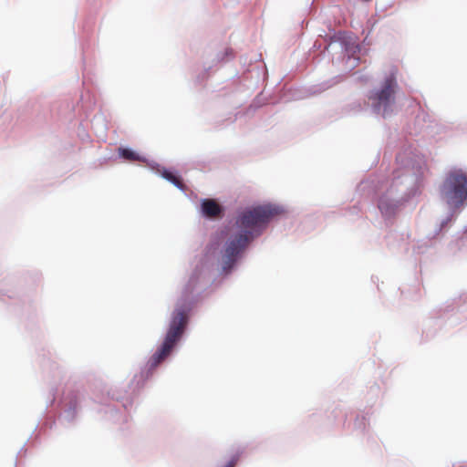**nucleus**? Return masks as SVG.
I'll use <instances>...</instances> for the list:
<instances>
[{"label":"nucleus","instance_id":"19","mask_svg":"<svg viewBox=\"0 0 467 467\" xmlns=\"http://www.w3.org/2000/svg\"><path fill=\"white\" fill-rule=\"evenodd\" d=\"M310 420L312 421H317V420H319V419L322 418V412H317V413H312L310 416H309Z\"/></svg>","mask_w":467,"mask_h":467},{"label":"nucleus","instance_id":"24","mask_svg":"<svg viewBox=\"0 0 467 467\" xmlns=\"http://www.w3.org/2000/svg\"><path fill=\"white\" fill-rule=\"evenodd\" d=\"M428 119H429L430 123H432L433 122L432 120H434L435 119L429 118Z\"/></svg>","mask_w":467,"mask_h":467},{"label":"nucleus","instance_id":"8","mask_svg":"<svg viewBox=\"0 0 467 467\" xmlns=\"http://www.w3.org/2000/svg\"><path fill=\"white\" fill-rule=\"evenodd\" d=\"M148 170L173 185L180 192H184V184L182 183V176L174 167H165L152 160L149 162Z\"/></svg>","mask_w":467,"mask_h":467},{"label":"nucleus","instance_id":"4","mask_svg":"<svg viewBox=\"0 0 467 467\" xmlns=\"http://www.w3.org/2000/svg\"><path fill=\"white\" fill-rule=\"evenodd\" d=\"M49 373L50 375L47 379L49 385V394L46 410L53 406L60 409L59 423L66 427L72 426L77 422L80 410V395L76 390H69L68 392L62 390L58 385V382L62 379V370L57 363L49 365Z\"/></svg>","mask_w":467,"mask_h":467},{"label":"nucleus","instance_id":"11","mask_svg":"<svg viewBox=\"0 0 467 467\" xmlns=\"http://www.w3.org/2000/svg\"><path fill=\"white\" fill-rule=\"evenodd\" d=\"M108 119H81L78 127V136L83 141L91 140L90 135L87 131V127L89 123L93 125V121L97 120V124H101L105 130L108 125Z\"/></svg>","mask_w":467,"mask_h":467},{"label":"nucleus","instance_id":"3","mask_svg":"<svg viewBox=\"0 0 467 467\" xmlns=\"http://www.w3.org/2000/svg\"><path fill=\"white\" fill-rule=\"evenodd\" d=\"M439 193L448 207V213L427 235L430 243L428 246H432L433 242L440 241L445 236L458 215L467 206V170L457 166L451 167L440 184Z\"/></svg>","mask_w":467,"mask_h":467},{"label":"nucleus","instance_id":"23","mask_svg":"<svg viewBox=\"0 0 467 467\" xmlns=\"http://www.w3.org/2000/svg\"><path fill=\"white\" fill-rule=\"evenodd\" d=\"M463 233L467 234V225L463 227Z\"/></svg>","mask_w":467,"mask_h":467},{"label":"nucleus","instance_id":"20","mask_svg":"<svg viewBox=\"0 0 467 467\" xmlns=\"http://www.w3.org/2000/svg\"><path fill=\"white\" fill-rule=\"evenodd\" d=\"M379 391V385H377L375 383L372 386H370V388H369V393L370 394H378Z\"/></svg>","mask_w":467,"mask_h":467},{"label":"nucleus","instance_id":"13","mask_svg":"<svg viewBox=\"0 0 467 467\" xmlns=\"http://www.w3.org/2000/svg\"><path fill=\"white\" fill-rule=\"evenodd\" d=\"M182 192L192 202L199 201L197 193L193 190L188 189L185 185L184 192Z\"/></svg>","mask_w":467,"mask_h":467},{"label":"nucleus","instance_id":"27","mask_svg":"<svg viewBox=\"0 0 467 467\" xmlns=\"http://www.w3.org/2000/svg\"><path fill=\"white\" fill-rule=\"evenodd\" d=\"M406 133H409L410 135H412V134H413V132H412V131H410H410H406Z\"/></svg>","mask_w":467,"mask_h":467},{"label":"nucleus","instance_id":"26","mask_svg":"<svg viewBox=\"0 0 467 467\" xmlns=\"http://www.w3.org/2000/svg\"><path fill=\"white\" fill-rule=\"evenodd\" d=\"M391 124H392V123H385L384 125H385V127H388V126H389V125H391Z\"/></svg>","mask_w":467,"mask_h":467},{"label":"nucleus","instance_id":"17","mask_svg":"<svg viewBox=\"0 0 467 467\" xmlns=\"http://www.w3.org/2000/svg\"><path fill=\"white\" fill-rule=\"evenodd\" d=\"M23 307L26 305L29 309L32 308L33 312H35L36 308L32 306L31 299L29 297H26L22 300Z\"/></svg>","mask_w":467,"mask_h":467},{"label":"nucleus","instance_id":"28","mask_svg":"<svg viewBox=\"0 0 467 467\" xmlns=\"http://www.w3.org/2000/svg\"><path fill=\"white\" fill-rule=\"evenodd\" d=\"M16 466H17V463H16V462H15V467H16Z\"/></svg>","mask_w":467,"mask_h":467},{"label":"nucleus","instance_id":"21","mask_svg":"<svg viewBox=\"0 0 467 467\" xmlns=\"http://www.w3.org/2000/svg\"><path fill=\"white\" fill-rule=\"evenodd\" d=\"M56 425V420H47L43 423V427H47V429H52L53 426Z\"/></svg>","mask_w":467,"mask_h":467},{"label":"nucleus","instance_id":"22","mask_svg":"<svg viewBox=\"0 0 467 467\" xmlns=\"http://www.w3.org/2000/svg\"><path fill=\"white\" fill-rule=\"evenodd\" d=\"M371 281L373 284H378L379 282V277L378 276H375V275H372L371 276ZM377 286L379 287V285H377Z\"/></svg>","mask_w":467,"mask_h":467},{"label":"nucleus","instance_id":"6","mask_svg":"<svg viewBox=\"0 0 467 467\" xmlns=\"http://www.w3.org/2000/svg\"><path fill=\"white\" fill-rule=\"evenodd\" d=\"M446 314L442 306L432 310L430 316L422 323V332L420 343H425L434 338L442 328H451L445 324Z\"/></svg>","mask_w":467,"mask_h":467},{"label":"nucleus","instance_id":"7","mask_svg":"<svg viewBox=\"0 0 467 467\" xmlns=\"http://www.w3.org/2000/svg\"><path fill=\"white\" fill-rule=\"evenodd\" d=\"M441 306L446 314L445 324L450 327H456L467 319V295L446 301Z\"/></svg>","mask_w":467,"mask_h":467},{"label":"nucleus","instance_id":"16","mask_svg":"<svg viewBox=\"0 0 467 467\" xmlns=\"http://www.w3.org/2000/svg\"><path fill=\"white\" fill-rule=\"evenodd\" d=\"M398 236L399 234L396 232L391 231L388 233V234L386 235L387 245L390 246V241L397 239Z\"/></svg>","mask_w":467,"mask_h":467},{"label":"nucleus","instance_id":"2","mask_svg":"<svg viewBox=\"0 0 467 467\" xmlns=\"http://www.w3.org/2000/svg\"><path fill=\"white\" fill-rule=\"evenodd\" d=\"M403 132L395 128L388 135L383 160L388 150L400 148L395 156L397 167L391 176H370L356 188L360 196L371 198L376 202L385 220L395 218L407 202L420 194L428 169L424 155L408 140L404 141Z\"/></svg>","mask_w":467,"mask_h":467},{"label":"nucleus","instance_id":"14","mask_svg":"<svg viewBox=\"0 0 467 467\" xmlns=\"http://www.w3.org/2000/svg\"><path fill=\"white\" fill-rule=\"evenodd\" d=\"M28 275L32 279V283L34 285H36L42 279V274L38 270H33V271L28 272Z\"/></svg>","mask_w":467,"mask_h":467},{"label":"nucleus","instance_id":"10","mask_svg":"<svg viewBox=\"0 0 467 467\" xmlns=\"http://www.w3.org/2000/svg\"><path fill=\"white\" fill-rule=\"evenodd\" d=\"M197 208L201 216L205 220H213V217L219 215L222 212L221 206L208 198H201Z\"/></svg>","mask_w":467,"mask_h":467},{"label":"nucleus","instance_id":"5","mask_svg":"<svg viewBox=\"0 0 467 467\" xmlns=\"http://www.w3.org/2000/svg\"><path fill=\"white\" fill-rule=\"evenodd\" d=\"M397 89L398 83L395 75L392 73L386 78L381 88L369 96L368 100L371 106L375 110L379 111L381 109L385 110L394 103Z\"/></svg>","mask_w":467,"mask_h":467},{"label":"nucleus","instance_id":"25","mask_svg":"<svg viewBox=\"0 0 467 467\" xmlns=\"http://www.w3.org/2000/svg\"><path fill=\"white\" fill-rule=\"evenodd\" d=\"M414 119L416 120L417 119ZM420 119V120H422L423 122H426V119H427L422 118V119Z\"/></svg>","mask_w":467,"mask_h":467},{"label":"nucleus","instance_id":"9","mask_svg":"<svg viewBox=\"0 0 467 467\" xmlns=\"http://www.w3.org/2000/svg\"><path fill=\"white\" fill-rule=\"evenodd\" d=\"M121 160L123 161H140L145 166L149 169V162L152 161V159L148 158L146 155L140 153L137 150L128 146V145H119L117 148V154H112L109 157H103L99 159V162L101 164L106 163L108 161H117Z\"/></svg>","mask_w":467,"mask_h":467},{"label":"nucleus","instance_id":"12","mask_svg":"<svg viewBox=\"0 0 467 467\" xmlns=\"http://www.w3.org/2000/svg\"><path fill=\"white\" fill-rule=\"evenodd\" d=\"M354 430L361 434H366L369 430V412L359 410L353 418Z\"/></svg>","mask_w":467,"mask_h":467},{"label":"nucleus","instance_id":"15","mask_svg":"<svg viewBox=\"0 0 467 467\" xmlns=\"http://www.w3.org/2000/svg\"><path fill=\"white\" fill-rule=\"evenodd\" d=\"M38 426H39V423H37V424L35 426V428H34V430H33V432L31 433V435L29 436V438L26 440V441L23 444V446L21 447V449L19 450V451L17 452V454H18V455H26V451H26V446L27 442L29 441V440L32 438L33 433L37 430Z\"/></svg>","mask_w":467,"mask_h":467},{"label":"nucleus","instance_id":"1","mask_svg":"<svg viewBox=\"0 0 467 467\" xmlns=\"http://www.w3.org/2000/svg\"><path fill=\"white\" fill-rule=\"evenodd\" d=\"M290 213L288 206L269 201L238 206L212 234L175 302L156 349L127 386L112 387L102 398V410L108 420L128 421L129 411L140 390L179 352L195 307L239 270L254 242L269 225L287 219Z\"/></svg>","mask_w":467,"mask_h":467},{"label":"nucleus","instance_id":"18","mask_svg":"<svg viewBox=\"0 0 467 467\" xmlns=\"http://www.w3.org/2000/svg\"><path fill=\"white\" fill-rule=\"evenodd\" d=\"M225 128L224 119L219 120L215 123L214 129L220 130Z\"/></svg>","mask_w":467,"mask_h":467}]
</instances>
